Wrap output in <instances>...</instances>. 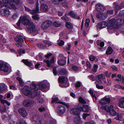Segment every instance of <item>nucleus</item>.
Listing matches in <instances>:
<instances>
[{
  "label": "nucleus",
  "instance_id": "1",
  "mask_svg": "<svg viewBox=\"0 0 124 124\" xmlns=\"http://www.w3.org/2000/svg\"><path fill=\"white\" fill-rule=\"evenodd\" d=\"M5 6L11 9H15L17 6H21L22 4V0H3Z\"/></svg>",
  "mask_w": 124,
  "mask_h": 124
},
{
  "label": "nucleus",
  "instance_id": "2",
  "mask_svg": "<svg viewBox=\"0 0 124 124\" xmlns=\"http://www.w3.org/2000/svg\"><path fill=\"white\" fill-rule=\"evenodd\" d=\"M33 89L31 90L30 87L26 86L23 88V91L24 94L25 95L28 96L31 98H34L37 95L36 91L38 90V88L36 87V85H33Z\"/></svg>",
  "mask_w": 124,
  "mask_h": 124
},
{
  "label": "nucleus",
  "instance_id": "3",
  "mask_svg": "<svg viewBox=\"0 0 124 124\" xmlns=\"http://www.w3.org/2000/svg\"><path fill=\"white\" fill-rule=\"evenodd\" d=\"M29 18V16L28 15H24L23 16L20 18L19 20L16 23L17 25L18 26H20L21 22L23 24L28 25L30 22H32L29 20L28 19Z\"/></svg>",
  "mask_w": 124,
  "mask_h": 124
},
{
  "label": "nucleus",
  "instance_id": "4",
  "mask_svg": "<svg viewBox=\"0 0 124 124\" xmlns=\"http://www.w3.org/2000/svg\"><path fill=\"white\" fill-rule=\"evenodd\" d=\"M28 26V31L29 32L32 33L34 35L36 34L39 33V31L32 22H30Z\"/></svg>",
  "mask_w": 124,
  "mask_h": 124
},
{
  "label": "nucleus",
  "instance_id": "5",
  "mask_svg": "<svg viewBox=\"0 0 124 124\" xmlns=\"http://www.w3.org/2000/svg\"><path fill=\"white\" fill-rule=\"evenodd\" d=\"M10 69L9 66L7 63L0 60V70L7 72Z\"/></svg>",
  "mask_w": 124,
  "mask_h": 124
},
{
  "label": "nucleus",
  "instance_id": "6",
  "mask_svg": "<svg viewBox=\"0 0 124 124\" xmlns=\"http://www.w3.org/2000/svg\"><path fill=\"white\" fill-rule=\"evenodd\" d=\"M116 20L114 19H111L109 21L107 27L108 31L110 33L111 30H113L114 28H116Z\"/></svg>",
  "mask_w": 124,
  "mask_h": 124
},
{
  "label": "nucleus",
  "instance_id": "7",
  "mask_svg": "<svg viewBox=\"0 0 124 124\" xmlns=\"http://www.w3.org/2000/svg\"><path fill=\"white\" fill-rule=\"evenodd\" d=\"M47 81L46 80H45L40 83L39 87L41 90L43 92H45L48 90V88L47 87Z\"/></svg>",
  "mask_w": 124,
  "mask_h": 124
},
{
  "label": "nucleus",
  "instance_id": "8",
  "mask_svg": "<svg viewBox=\"0 0 124 124\" xmlns=\"http://www.w3.org/2000/svg\"><path fill=\"white\" fill-rule=\"evenodd\" d=\"M25 10L27 12H30V13L32 14H34L37 13L39 11V3L38 2L36 5L35 9L32 10H31L29 8L25 6H24Z\"/></svg>",
  "mask_w": 124,
  "mask_h": 124
},
{
  "label": "nucleus",
  "instance_id": "9",
  "mask_svg": "<svg viewBox=\"0 0 124 124\" xmlns=\"http://www.w3.org/2000/svg\"><path fill=\"white\" fill-rule=\"evenodd\" d=\"M52 22L50 20L46 21L42 23L41 27L43 29H47L52 25Z\"/></svg>",
  "mask_w": 124,
  "mask_h": 124
},
{
  "label": "nucleus",
  "instance_id": "10",
  "mask_svg": "<svg viewBox=\"0 0 124 124\" xmlns=\"http://www.w3.org/2000/svg\"><path fill=\"white\" fill-rule=\"evenodd\" d=\"M78 107L80 111H82L84 112H87L88 111V106L87 105H83L80 103L78 104Z\"/></svg>",
  "mask_w": 124,
  "mask_h": 124
},
{
  "label": "nucleus",
  "instance_id": "11",
  "mask_svg": "<svg viewBox=\"0 0 124 124\" xmlns=\"http://www.w3.org/2000/svg\"><path fill=\"white\" fill-rule=\"evenodd\" d=\"M110 100V99L107 96H106L100 101L99 103L101 105H104L109 103Z\"/></svg>",
  "mask_w": 124,
  "mask_h": 124
},
{
  "label": "nucleus",
  "instance_id": "12",
  "mask_svg": "<svg viewBox=\"0 0 124 124\" xmlns=\"http://www.w3.org/2000/svg\"><path fill=\"white\" fill-rule=\"evenodd\" d=\"M59 109L57 111V114L60 116H61L66 111L65 107L62 105H60L58 106Z\"/></svg>",
  "mask_w": 124,
  "mask_h": 124
},
{
  "label": "nucleus",
  "instance_id": "13",
  "mask_svg": "<svg viewBox=\"0 0 124 124\" xmlns=\"http://www.w3.org/2000/svg\"><path fill=\"white\" fill-rule=\"evenodd\" d=\"M80 110L79 108H71L70 112L71 113L74 115L79 116Z\"/></svg>",
  "mask_w": 124,
  "mask_h": 124
},
{
  "label": "nucleus",
  "instance_id": "14",
  "mask_svg": "<svg viewBox=\"0 0 124 124\" xmlns=\"http://www.w3.org/2000/svg\"><path fill=\"white\" fill-rule=\"evenodd\" d=\"M18 111L19 113L23 117H25L27 115L26 109L24 108L19 109Z\"/></svg>",
  "mask_w": 124,
  "mask_h": 124
},
{
  "label": "nucleus",
  "instance_id": "15",
  "mask_svg": "<svg viewBox=\"0 0 124 124\" xmlns=\"http://www.w3.org/2000/svg\"><path fill=\"white\" fill-rule=\"evenodd\" d=\"M96 10L99 12H102L105 9L104 7L100 4H97L96 6Z\"/></svg>",
  "mask_w": 124,
  "mask_h": 124
},
{
  "label": "nucleus",
  "instance_id": "16",
  "mask_svg": "<svg viewBox=\"0 0 124 124\" xmlns=\"http://www.w3.org/2000/svg\"><path fill=\"white\" fill-rule=\"evenodd\" d=\"M40 11L43 12H46L48 11V10L47 6L45 4H42L41 5L40 8Z\"/></svg>",
  "mask_w": 124,
  "mask_h": 124
},
{
  "label": "nucleus",
  "instance_id": "17",
  "mask_svg": "<svg viewBox=\"0 0 124 124\" xmlns=\"http://www.w3.org/2000/svg\"><path fill=\"white\" fill-rule=\"evenodd\" d=\"M32 103V101L29 100H25L23 102V105L26 107H28L31 106Z\"/></svg>",
  "mask_w": 124,
  "mask_h": 124
},
{
  "label": "nucleus",
  "instance_id": "18",
  "mask_svg": "<svg viewBox=\"0 0 124 124\" xmlns=\"http://www.w3.org/2000/svg\"><path fill=\"white\" fill-rule=\"evenodd\" d=\"M108 25V23L105 22H103L99 23L97 25V28H102L106 27Z\"/></svg>",
  "mask_w": 124,
  "mask_h": 124
},
{
  "label": "nucleus",
  "instance_id": "19",
  "mask_svg": "<svg viewBox=\"0 0 124 124\" xmlns=\"http://www.w3.org/2000/svg\"><path fill=\"white\" fill-rule=\"evenodd\" d=\"M23 62L31 68V69L34 68V66L33 64L30 62L28 61L27 60H23Z\"/></svg>",
  "mask_w": 124,
  "mask_h": 124
},
{
  "label": "nucleus",
  "instance_id": "20",
  "mask_svg": "<svg viewBox=\"0 0 124 124\" xmlns=\"http://www.w3.org/2000/svg\"><path fill=\"white\" fill-rule=\"evenodd\" d=\"M47 64V66L48 67L52 66L54 62V58L52 57L51 60L49 61L48 60L44 61Z\"/></svg>",
  "mask_w": 124,
  "mask_h": 124
},
{
  "label": "nucleus",
  "instance_id": "21",
  "mask_svg": "<svg viewBox=\"0 0 124 124\" xmlns=\"http://www.w3.org/2000/svg\"><path fill=\"white\" fill-rule=\"evenodd\" d=\"M58 80L59 83H66L68 79L66 77L62 76L59 77Z\"/></svg>",
  "mask_w": 124,
  "mask_h": 124
},
{
  "label": "nucleus",
  "instance_id": "22",
  "mask_svg": "<svg viewBox=\"0 0 124 124\" xmlns=\"http://www.w3.org/2000/svg\"><path fill=\"white\" fill-rule=\"evenodd\" d=\"M7 89L6 85L3 84H0V93H2L3 92Z\"/></svg>",
  "mask_w": 124,
  "mask_h": 124
},
{
  "label": "nucleus",
  "instance_id": "23",
  "mask_svg": "<svg viewBox=\"0 0 124 124\" xmlns=\"http://www.w3.org/2000/svg\"><path fill=\"white\" fill-rule=\"evenodd\" d=\"M15 40L19 42H23V37L20 35H17L16 37L14 38Z\"/></svg>",
  "mask_w": 124,
  "mask_h": 124
},
{
  "label": "nucleus",
  "instance_id": "24",
  "mask_svg": "<svg viewBox=\"0 0 124 124\" xmlns=\"http://www.w3.org/2000/svg\"><path fill=\"white\" fill-rule=\"evenodd\" d=\"M4 13L7 16L9 15L10 14V12L8 9L7 8L1 9L0 10V13L2 14Z\"/></svg>",
  "mask_w": 124,
  "mask_h": 124
},
{
  "label": "nucleus",
  "instance_id": "25",
  "mask_svg": "<svg viewBox=\"0 0 124 124\" xmlns=\"http://www.w3.org/2000/svg\"><path fill=\"white\" fill-rule=\"evenodd\" d=\"M123 118V115L121 112L117 113L116 116L115 118V119L119 121H121Z\"/></svg>",
  "mask_w": 124,
  "mask_h": 124
},
{
  "label": "nucleus",
  "instance_id": "26",
  "mask_svg": "<svg viewBox=\"0 0 124 124\" xmlns=\"http://www.w3.org/2000/svg\"><path fill=\"white\" fill-rule=\"evenodd\" d=\"M110 111L108 112H109L110 114L111 115L113 116H115L116 114V111L114 110L113 109V107L112 105L110 106Z\"/></svg>",
  "mask_w": 124,
  "mask_h": 124
},
{
  "label": "nucleus",
  "instance_id": "27",
  "mask_svg": "<svg viewBox=\"0 0 124 124\" xmlns=\"http://www.w3.org/2000/svg\"><path fill=\"white\" fill-rule=\"evenodd\" d=\"M124 22V20L121 19H119L116 20V28H117V27L121 24Z\"/></svg>",
  "mask_w": 124,
  "mask_h": 124
},
{
  "label": "nucleus",
  "instance_id": "28",
  "mask_svg": "<svg viewBox=\"0 0 124 124\" xmlns=\"http://www.w3.org/2000/svg\"><path fill=\"white\" fill-rule=\"evenodd\" d=\"M119 105L120 107L124 108V97H123L120 99Z\"/></svg>",
  "mask_w": 124,
  "mask_h": 124
},
{
  "label": "nucleus",
  "instance_id": "29",
  "mask_svg": "<svg viewBox=\"0 0 124 124\" xmlns=\"http://www.w3.org/2000/svg\"><path fill=\"white\" fill-rule=\"evenodd\" d=\"M113 52V50L112 48L108 46L106 50V53L107 55L110 54Z\"/></svg>",
  "mask_w": 124,
  "mask_h": 124
},
{
  "label": "nucleus",
  "instance_id": "30",
  "mask_svg": "<svg viewBox=\"0 0 124 124\" xmlns=\"http://www.w3.org/2000/svg\"><path fill=\"white\" fill-rule=\"evenodd\" d=\"M68 15L76 19H78L79 18V16H76V14L72 11H71L69 12Z\"/></svg>",
  "mask_w": 124,
  "mask_h": 124
},
{
  "label": "nucleus",
  "instance_id": "31",
  "mask_svg": "<svg viewBox=\"0 0 124 124\" xmlns=\"http://www.w3.org/2000/svg\"><path fill=\"white\" fill-rule=\"evenodd\" d=\"M101 108L102 109L106 110L107 112H108L109 111H110V110L111 109L110 108V107H109L108 105L102 106H101Z\"/></svg>",
  "mask_w": 124,
  "mask_h": 124
},
{
  "label": "nucleus",
  "instance_id": "32",
  "mask_svg": "<svg viewBox=\"0 0 124 124\" xmlns=\"http://www.w3.org/2000/svg\"><path fill=\"white\" fill-rule=\"evenodd\" d=\"M115 8L117 10H119L121 9L122 7H124V1L121 3L120 6H116L115 4Z\"/></svg>",
  "mask_w": 124,
  "mask_h": 124
},
{
  "label": "nucleus",
  "instance_id": "33",
  "mask_svg": "<svg viewBox=\"0 0 124 124\" xmlns=\"http://www.w3.org/2000/svg\"><path fill=\"white\" fill-rule=\"evenodd\" d=\"M66 62V61L64 60H61L58 61V64L61 66H63L64 65Z\"/></svg>",
  "mask_w": 124,
  "mask_h": 124
},
{
  "label": "nucleus",
  "instance_id": "34",
  "mask_svg": "<svg viewBox=\"0 0 124 124\" xmlns=\"http://www.w3.org/2000/svg\"><path fill=\"white\" fill-rule=\"evenodd\" d=\"M88 92L91 94L92 97H93V100L95 101L94 100V98H95V100H96V99H97V98L93 94V90L92 89H90L88 91Z\"/></svg>",
  "mask_w": 124,
  "mask_h": 124
},
{
  "label": "nucleus",
  "instance_id": "35",
  "mask_svg": "<svg viewBox=\"0 0 124 124\" xmlns=\"http://www.w3.org/2000/svg\"><path fill=\"white\" fill-rule=\"evenodd\" d=\"M96 77H97L103 80L105 78V77L104 75L102 74H101L98 75V76H96Z\"/></svg>",
  "mask_w": 124,
  "mask_h": 124
},
{
  "label": "nucleus",
  "instance_id": "36",
  "mask_svg": "<svg viewBox=\"0 0 124 124\" xmlns=\"http://www.w3.org/2000/svg\"><path fill=\"white\" fill-rule=\"evenodd\" d=\"M66 26L68 28L70 29L72 28L73 25L72 24L70 23L66 22Z\"/></svg>",
  "mask_w": 124,
  "mask_h": 124
},
{
  "label": "nucleus",
  "instance_id": "37",
  "mask_svg": "<svg viewBox=\"0 0 124 124\" xmlns=\"http://www.w3.org/2000/svg\"><path fill=\"white\" fill-rule=\"evenodd\" d=\"M0 101L1 103L2 104H4L5 103H6L8 106H9L10 104V102H8L7 101L5 100H1Z\"/></svg>",
  "mask_w": 124,
  "mask_h": 124
},
{
  "label": "nucleus",
  "instance_id": "38",
  "mask_svg": "<svg viewBox=\"0 0 124 124\" xmlns=\"http://www.w3.org/2000/svg\"><path fill=\"white\" fill-rule=\"evenodd\" d=\"M123 76H121L120 74H118L117 76V78L116 79V80L117 81H121V79H122Z\"/></svg>",
  "mask_w": 124,
  "mask_h": 124
},
{
  "label": "nucleus",
  "instance_id": "39",
  "mask_svg": "<svg viewBox=\"0 0 124 124\" xmlns=\"http://www.w3.org/2000/svg\"><path fill=\"white\" fill-rule=\"evenodd\" d=\"M78 100L81 103L83 104L86 103V102L81 97H80L79 98Z\"/></svg>",
  "mask_w": 124,
  "mask_h": 124
},
{
  "label": "nucleus",
  "instance_id": "40",
  "mask_svg": "<svg viewBox=\"0 0 124 124\" xmlns=\"http://www.w3.org/2000/svg\"><path fill=\"white\" fill-rule=\"evenodd\" d=\"M16 78L17 80L19 81L20 82L21 85H22L23 84H24V83L21 78L19 77H17Z\"/></svg>",
  "mask_w": 124,
  "mask_h": 124
},
{
  "label": "nucleus",
  "instance_id": "41",
  "mask_svg": "<svg viewBox=\"0 0 124 124\" xmlns=\"http://www.w3.org/2000/svg\"><path fill=\"white\" fill-rule=\"evenodd\" d=\"M53 25L55 26L59 27L61 25V24L58 22L55 21Z\"/></svg>",
  "mask_w": 124,
  "mask_h": 124
},
{
  "label": "nucleus",
  "instance_id": "42",
  "mask_svg": "<svg viewBox=\"0 0 124 124\" xmlns=\"http://www.w3.org/2000/svg\"><path fill=\"white\" fill-rule=\"evenodd\" d=\"M19 17L18 14L16 13H14L12 16V17L14 19L17 18Z\"/></svg>",
  "mask_w": 124,
  "mask_h": 124
},
{
  "label": "nucleus",
  "instance_id": "43",
  "mask_svg": "<svg viewBox=\"0 0 124 124\" xmlns=\"http://www.w3.org/2000/svg\"><path fill=\"white\" fill-rule=\"evenodd\" d=\"M52 103H54V102L57 101H58V99L57 97L55 96H53L52 98Z\"/></svg>",
  "mask_w": 124,
  "mask_h": 124
},
{
  "label": "nucleus",
  "instance_id": "44",
  "mask_svg": "<svg viewBox=\"0 0 124 124\" xmlns=\"http://www.w3.org/2000/svg\"><path fill=\"white\" fill-rule=\"evenodd\" d=\"M88 77L89 79L92 81H94L95 80V78L93 75H90Z\"/></svg>",
  "mask_w": 124,
  "mask_h": 124
},
{
  "label": "nucleus",
  "instance_id": "45",
  "mask_svg": "<svg viewBox=\"0 0 124 124\" xmlns=\"http://www.w3.org/2000/svg\"><path fill=\"white\" fill-rule=\"evenodd\" d=\"M64 42L62 40H59L58 42V45L60 46H62L64 44Z\"/></svg>",
  "mask_w": 124,
  "mask_h": 124
},
{
  "label": "nucleus",
  "instance_id": "46",
  "mask_svg": "<svg viewBox=\"0 0 124 124\" xmlns=\"http://www.w3.org/2000/svg\"><path fill=\"white\" fill-rule=\"evenodd\" d=\"M63 0H52V2L55 4H58Z\"/></svg>",
  "mask_w": 124,
  "mask_h": 124
},
{
  "label": "nucleus",
  "instance_id": "47",
  "mask_svg": "<svg viewBox=\"0 0 124 124\" xmlns=\"http://www.w3.org/2000/svg\"><path fill=\"white\" fill-rule=\"evenodd\" d=\"M32 18L35 20L39 19V15H35L32 16Z\"/></svg>",
  "mask_w": 124,
  "mask_h": 124
},
{
  "label": "nucleus",
  "instance_id": "48",
  "mask_svg": "<svg viewBox=\"0 0 124 124\" xmlns=\"http://www.w3.org/2000/svg\"><path fill=\"white\" fill-rule=\"evenodd\" d=\"M90 22V20L89 19H87L85 20V25L86 27H88L89 25V23Z\"/></svg>",
  "mask_w": 124,
  "mask_h": 124
},
{
  "label": "nucleus",
  "instance_id": "49",
  "mask_svg": "<svg viewBox=\"0 0 124 124\" xmlns=\"http://www.w3.org/2000/svg\"><path fill=\"white\" fill-rule=\"evenodd\" d=\"M95 78L96 80L100 84H101L102 83V82L101 79L98 78L96 76Z\"/></svg>",
  "mask_w": 124,
  "mask_h": 124
},
{
  "label": "nucleus",
  "instance_id": "50",
  "mask_svg": "<svg viewBox=\"0 0 124 124\" xmlns=\"http://www.w3.org/2000/svg\"><path fill=\"white\" fill-rule=\"evenodd\" d=\"M18 52L19 54H24L25 53V51L24 50L21 49L18 50Z\"/></svg>",
  "mask_w": 124,
  "mask_h": 124
},
{
  "label": "nucleus",
  "instance_id": "51",
  "mask_svg": "<svg viewBox=\"0 0 124 124\" xmlns=\"http://www.w3.org/2000/svg\"><path fill=\"white\" fill-rule=\"evenodd\" d=\"M96 87L98 89H102L103 88V86L102 85H100L98 84H96Z\"/></svg>",
  "mask_w": 124,
  "mask_h": 124
},
{
  "label": "nucleus",
  "instance_id": "52",
  "mask_svg": "<svg viewBox=\"0 0 124 124\" xmlns=\"http://www.w3.org/2000/svg\"><path fill=\"white\" fill-rule=\"evenodd\" d=\"M44 42L48 45V46H50L51 45V43L50 41H47L46 40H44L43 41Z\"/></svg>",
  "mask_w": 124,
  "mask_h": 124
},
{
  "label": "nucleus",
  "instance_id": "53",
  "mask_svg": "<svg viewBox=\"0 0 124 124\" xmlns=\"http://www.w3.org/2000/svg\"><path fill=\"white\" fill-rule=\"evenodd\" d=\"M85 124H96L93 121H90V122H86L85 123Z\"/></svg>",
  "mask_w": 124,
  "mask_h": 124
},
{
  "label": "nucleus",
  "instance_id": "54",
  "mask_svg": "<svg viewBox=\"0 0 124 124\" xmlns=\"http://www.w3.org/2000/svg\"><path fill=\"white\" fill-rule=\"evenodd\" d=\"M38 46L39 48H44L45 47L41 43L38 44L37 45Z\"/></svg>",
  "mask_w": 124,
  "mask_h": 124
},
{
  "label": "nucleus",
  "instance_id": "55",
  "mask_svg": "<svg viewBox=\"0 0 124 124\" xmlns=\"http://www.w3.org/2000/svg\"><path fill=\"white\" fill-rule=\"evenodd\" d=\"M89 59L91 61H93L94 60L95 57L94 56L91 55L89 57Z\"/></svg>",
  "mask_w": 124,
  "mask_h": 124
},
{
  "label": "nucleus",
  "instance_id": "56",
  "mask_svg": "<svg viewBox=\"0 0 124 124\" xmlns=\"http://www.w3.org/2000/svg\"><path fill=\"white\" fill-rule=\"evenodd\" d=\"M39 110L40 112H42L45 111V109L44 107L41 106L39 108Z\"/></svg>",
  "mask_w": 124,
  "mask_h": 124
},
{
  "label": "nucleus",
  "instance_id": "57",
  "mask_svg": "<svg viewBox=\"0 0 124 124\" xmlns=\"http://www.w3.org/2000/svg\"><path fill=\"white\" fill-rule=\"evenodd\" d=\"M72 69L73 70L75 71H77L78 70V68L77 66H75L73 65L72 67Z\"/></svg>",
  "mask_w": 124,
  "mask_h": 124
},
{
  "label": "nucleus",
  "instance_id": "58",
  "mask_svg": "<svg viewBox=\"0 0 124 124\" xmlns=\"http://www.w3.org/2000/svg\"><path fill=\"white\" fill-rule=\"evenodd\" d=\"M61 18L63 20L66 21H68L69 20V18L68 17H65V16H63Z\"/></svg>",
  "mask_w": 124,
  "mask_h": 124
},
{
  "label": "nucleus",
  "instance_id": "59",
  "mask_svg": "<svg viewBox=\"0 0 124 124\" xmlns=\"http://www.w3.org/2000/svg\"><path fill=\"white\" fill-rule=\"evenodd\" d=\"M101 19L104 20L106 18V16H105V15L104 14H101Z\"/></svg>",
  "mask_w": 124,
  "mask_h": 124
},
{
  "label": "nucleus",
  "instance_id": "60",
  "mask_svg": "<svg viewBox=\"0 0 124 124\" xmlns=\"http://www.w3.org/2000/svg\"><path fill=\"white\" fill-rule=\"evenodd\" d=\"M89 115V114H87L85 113H84L83 115V117L84 119H85V118L86 117Z\"/></svg>",
  "mask_w": 124,
  "mask_h": 124
},
{
  "label": "nucleus",
  "instance_id": "61",
  "mask_svg": "<svg viewBox=\"0 0 124 124\" xmlns=\"http://www.w3.org/2000/svg\"><path fill=\"white\" fill-rule=\"evenodd\" d=\"M81 85V83L79 82H77L75 85V86L76 87H80Z\"/></svg>",
  "mask_w": 124,
  "mask_h": 124
},
{
  "label": "nucleus",
  "instance_id": "62",
  "mask_svg": "<svg viewBox=\"0 0 124 124\" xmlns=\"http://www.w3.org/2000/svg\"><path fill=\"white\" fill-rule=\"evenodd\" d=\"M62 72L61 74L62 75H65L67 73V71L65 70H62Z\"/></svg>",
  "mask_w": 124,
  "mask_h": 124
},
{
  "label": "nucleus",
  "instance_id": "63",
  "mask_svg": "<svg viewBox=\"0 0 124 124\" xmlns=\"http://www.w3.org/2000/svg\"><path fill=\"white\" fill-rule=\"evenodd\" d=\"M107 13L108 14L112 15L113 13V11L112 10H108L107 11Z\"/></svg>",
  "mask_w": 124,
  "mask_h": 124
},
{
  "label": "nucleus",
  "instance_id": "64",
  "mask_svg": "<svg viewBox=\"0 0 124 124\" xmlns=\"http://www.w3.org/2000/svg\"><path fill=\"white\" fill-rule=\"evenodd\" d=\"M86 65L89 68H91V65L88 61H87L86 62Z\"/></svg>",
  "mask_w": 124,
  "mask_h": 124
}]
</instances>
